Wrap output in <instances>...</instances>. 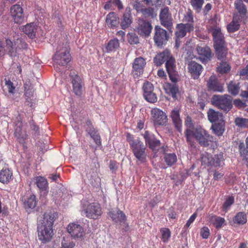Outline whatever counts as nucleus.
Returning a JSON list of instances; mask_svg holds the SVG:
<instances>
[{
    "label": "nucleus",
    "instance_id": "nucleus-1",
    "mask_svg": "<svg viewBox=\"0 0 248 248\" xmlns=\"http://www.w3.org/2000/svg\"><path fill=\"white\" fill-rule=\"evenodd\" d=\"M186 140L192 145L193 140L195 139L201 146H207L209 141H212V137L210 136L203 129H195L193 130L186 129Z\"/></svg>",
    "mask_w": 248,
    "mask_h": 248
},
{
    "label": "nucleus",
    "instance_id": "nucleus-2",
    "mask_svg": "<svg viewBox=\"0 0 248 248\" xmlns=\"http://www.w3.org/2000/svg\"><path fill=\"white\" fill-rule=\"evenodd\" d=\"M70 48L67 43L59 45L53 56L54 66L66 65L71 60Z\"/></svg>",
    "mask_w": 248,
    "mask_h": 248
},
{
    "label": "nucleus",
    "instance_id": "nucleus-3",
    "mask_svg": "<svg viewBox=\"0 0 248 248\" xmlns=\"http://www.w3.org/2000/svg\"><path fill=\"white\" fill-rule=\"evenodd\" d=\"M127 138L132 151L136 158L141 162H144L147 156L145 145L139 139L136 140L131 139V135L129 134H127Z\"/></svg>",
    "mask_w": 248,
    "mask_h": 248
},
{
    "label": "nucleus",
    "instance_id": "nucleus-4",
    "mask_svg": "<svg viewBox=\"0 0 248 248\" xmlns=\"http://www.w3.org/2000/svg\"><path fill=\"white\" fill-rule=\"evenodd\" d=\"M81 213H84L88 218L96 219L101 216L102 210L99 203L86 202L82 205Z\"/></svg>",
    "mask_w": 248,
    "mask_h": 248
},
{
    "label": "nucleus",
    "instance_id": "nucleus-5",
    "mask_svg": "<svg viewBox=\"0 0 248 248\" xmlns=\"http://www.w3.org/2000/svg\"><path fill=\"white\" fill-rule=\"evenodd\" d=\"M224 160V157L221 153L215 155L214 156L205 153L202 154L201 156L202 165L204 167H220L222 166V163H223Z\"/></svg>",
    "mask_w": 248,
    "mask_h": 248
},
{
    "label": "nucleus",
    "instance_id": "nucleus-6",
    "mask_svg": "<svg viewBox=\"0 0 248 248\" xmlns=\"http://www.w3.org/2000/svg\"><path fill=\"white\" fill-rule=\"evenodd\" d=\"M232 97L227 94L223 95H215L212 97V102L214 106L218 108L225 111H228L232 107Z\"/></svg>",
    "mask_w": 248,
    "mask_h": 248
},
{
    "label": "nucleus",
    "instance_id": "nucleus-7",
    "mask_svg": "<svg viewBox=\"0 0 248 248\" xmlns=\"http://www.w3.org/2000/svg\"><path fill=\"white\" fill-rule=\"evenodd\" d=\"M38 237L40 241L46 243L51 240L54 235L52 228L38 224Z\"/></svg>",
    "mask_w": 248,
    "mask_h": 248
},
{
    "label": "nucleus",
    "instance_id": "nucleus-8",
    "mask_svg": "<svg viewBox=\"0 0 248 248\" xmlns=\"http://www.w3.org/2000/svg\"><path fill=\"white\" fill-rule=\"evenodd\" d=\"M151 113L155 124L163 125L167 123V116L161 109L154 108L151 110Z\"/></svg>",
    "mask_w": 248,
    "mask_h": 248
},
{
    "label": "nucleus",
    "instance_id": "nucleus-9",
    "mask_svg": "<svg viewBox=\"0 0 248 248\" xmlns=\"http://www.w3.org/2000/svg\"><path fill=\"white\" fill-rule=\"evenodd\" d=\"M155 30L154 41L157 46H161L167 42L169 36L166 31L159 26H156Z\"/></svg>",
    "mask_w": 248,
    "mask_h": 248
},
{
    "label": "nucleus",
    "instance_id": "nucleus-10",
    "mask_svg": "<svg viewBox=\"0 0 248 248\" xmlns=\"http://www.w3.org/2000/svg\"><path fill=\"white\" fill-rule=\"evenodd\" d=\"M159 19L162 26L169 30L171 29L172 25V17L168 7H165L161 10L159 14Z\"/></svg>",
    "mask_w": 248,
    "mask_h": 248
},
{
    "label": "nucleus",
    "instance_id": "nucleus-11",
    "mask_svg": "<svg viewBox=\"0 0 248 248\" xmlns=\"http://www.w3.org/2000/svg\"><path fill=\"white\" fill-rule=\"evenodd\" d=\"M67 230L71 237L75 239L80 238L84 235L83 228L78 224L75 223H70L67 226Z\"/></svg>",
    "mask_w": 248,
    "mask_h": 248
},
{
    "label": "nucleus",
    "instance_id": "nucleus-12",
    "mask_svg": "<svg viewBox=\"0 0 248 248\" xmlns=\"http://www.w3.org/2000/svg\"><path fill=\"white\" fill-rule=\"evenodd\" d=\"M10 13L15 23H22L24 20V16L23 9L19 4L12 6L10 9Z\"/></svg>",
    "mask_w": 248,
    "mask_h": 248
},
{
    "label": "nucleus",
    "instance_id": "nucleus-13",
    "mask_svg": "<svg viewBox=\"0 0 248 248\" xmlns=\"http://www.w3.org/2000/svg\"><path fill=\"white\" fill-rule=\"evenodd\" d=\"M188 72L194 79H198L203 70L202 65L195 61H191L188 64Z\"/></svg>",
    "mask_w": 248,
    "mask_h": 248
},
{
    "label": "nucleus",
    "instance_id": "nucleus-14",
    "mask_svg": "<svg viewBox=\"0 0 248 248\" xmlns=\"http://www.w3.org/2000/svg\"><path fill=\"white\" fill-rule=\"evenodd\" d=\"M56 217L57 215L54 212H46L44 214L42 219L39 220L38 224L44 225L45 226H49V227L52 228Z\"/></svg>",
    "mask_w": 248,
    "mask_h": 248
},
{
    "label": "nucleus",
    "instance_id": "nucleus-15",
    "mask_svg": "<svg viewBox=\"0 0 248 248\" xmlns=\"http://www.w3.org/2000/svg\"><path fill=\"white\" fill-rule=\"evenodd\" d=\"M6 53L11 58L15 57L18 54L17 47L16 41H12L9 38L5 40Z\"/></svg>",
    "mask_w": 248,
    "mask_h": 248
},
{
    "label": "nucleus",
    "instance_id": "nucleus-16",
    "mask_svg": "<svg viewBox=\"0 0 248 248\" xmlns=\"http://www.w3.org/2000/svg\"><path fill=\"white\" fill-rule=\"evenodd\" d=\"M209 31L212 32L214 39V45L221 44L225 43L224 37L221 31V28L219 26L215 27H211L209 29Z\"/></svg>",
    "mask_w": 248,
    "mask_h": 248
},
{
    "label": "nucleus",
    "instance_id": "nucleus-17",
    "mask_svg": "<svg viewBox=\"0 0 248 248\" xmlns=\"http://www.w3.org/2000/svg\"><path fill=\"white\" fill-rule=\"evenodd\" d=\"M146 144L153 150H157L160 146V142L156 140L153 135L150 134L148 131H145L143 134Z\"/></svg>",
    "mask_w": 248,
    "mask_h": 248
},
{
    "label": "nucleus",
    "instance_id": "nucleus-18",
    "mask_svg": "<svg viewBox=\"0 0 248 248\" xmlns=\"http://www.w3.org/2000/svg\"><path fill=\"white\" fill-rule=\"evenodd\" d=\"M196 51L199 55V59L202 62L209 61L212 57L211 50L208 46H197Z\"/></svg>",
    "mask_w": 248,
    "mask_h": 248
},
{
    "label": "nucleus",
    "instance_id": "nucleus-19",
    "mask_svg": "<svg viewBox=\"0 0 248 248\" xmlns=\"http://www.w3.org/2000/svg\"><path fill=\"white\" fill-rule=\"evenodd\" d=\"M170 117L175 128L179 132L182 131V120L180 116L179 110L176 108L173 109L170 113Z\"/></svg>",
    "mask_w": 248,
    "mask_h": 248
},
{
    "label": "nucleus",
    "instance_id": "nucleus-20",
    "mask_svg": "<svg viewBox=\"0 0 248 248\" xmlns=\"http://www.w3.org/2000/svg\"><path fill=\"white\" fill-rule=\"evenodd\" d=\"M207 87L209 90L214 92H222L223 87L217 80L216 76H211L207 83Z\"/></svg>",
    "mask_w": 248,
    "mask_h": 248
},
{
    "label": "nucleus",
    "instance_id": "nucleus-21",
    "mask_svg": "<svg viewBox=\"0 0 248 248\" xmlns=\"http://www.w3.org/2000/svg\"><path fill=\"white\" fill-rule=\"evenodd\" d=\"M152 27L151 23L145 20L140 21L138 27V32L141 35L148 36L151 32Z\"/></svg>",
    "mask_w": 248,
    "mask_h": 248
},
{
    "label": "nucleus",
    "instance_id": "nucleus-22",
    "mask_svg": "<svg viewBox=\"0 0 248 248\" xmlns=\"http://www.w3.org/2000/svg\"><path fill=\"white\" fill-rule=\"evenodd\" d=\"M194 29L193 25L190 24H183L181 23L177 26V31L175 32L176 38H183L186 33V32H190Z\"/></svg>",
    "mask_w": 248,
    "mask_h": 248
},
{
    "label": "nucleus",
    "instance_id": "nucleus-23",
    "mask_svg": "<svg viewBox=\"0 0 248 248\" xmlns=\"http://www.w3.org/2000/svg\"><path fill=\"white\" fill-rule=\"evenodd\" d=\"M73 84V90L75 94L78 96L81 95L82 93V84L80 78L75 75L72 79Z\"/></svg>",
    "mask_w": 248,
    "mask_h": 248
},
{
    "label": "nucleus",
    "instance_id": "nucleus-24",
    "mask_svg": "<svg viewBox=\"0 0 248 248\" xmlns=\"http://www.w3.org/2000/svg\"><path fill=\"white\" fill-rule=\"evenodd\" d=\"M242 17L237 14H234L232 20L227 26V29L230 32H233L239 30L240 23L241 21Z\"/></svg>",
    "mask_w": 248,
    "mask_h": 248
},
{
    "label": "nucleus",
    "instance_id": "nucleus-25",
    "mask_svg": "<svg viewBox=\"0 0 248 248\" xmlns=\"http://www.w3.org/2000/svg\"><path fill=\"white\" fill-rule=\"evenodd\" d=\"M145 64V61L142 57H139L135 59L133 63V68L137 76L142 73L143 69Z\"/></svg>",
    "mask_w": 248,
    "mask_h": 248
},
{
    "label": "nucleus",
    "instance_id": "nucleus-26",
    "mask_svg": "<svg viewBox=\"0 0 248 248\" xmlns=\"http://www.w3.org/2000/svg\"><path fill=\"white\" fill-rule=\"evenodd\" d=\"M109 215L112 220L116 223H122L125 220V216L124 213L118 209L110 211L109 212Z\"/></svg>",
    "mask_w": 248,
    "mask_h": 248
},
{
    "label": "nucleus",
    "instance_id": "nucleus-27",
    "mask_svg": "<svg viewBox=\"0 0 248 248\" xmlns=\"http://www.w3.org/2000/svg\"><path fill=\"white\" fill-rule=\"evenodd\" d=\"M216 51V55L218 60H223L228 53V49L225 46V43L214 45Z\"/></svg>",
    "mask_w": 248,
    "mask_h": 248
},
{
    "label": "nucleus",
    "instance_id": "nucleus-28",
    "mask_svg": "<svg viewBox=\"0 0 248 248\" xmlns=\"http://www.w3.org/2000/svg\"><path fill=\"white\" fill-rule=\"evenodd\" d=\"M207 116L209 121L212 123L223 122L222 114L213 109L210 108L208 110Z\"/></svg>",
    "mask_w": 248,
    "mask_h": 248
},
{
    "label": "nucleus",
    "instance_id": "nucleus-29",
    "mask_svg": "<svg viewBox=\"0 0 248 248\" xmlns=\"http://www.w3.org/2000/svg\"><path fill=\"white\" fill-rule=\"evenodd\" d=\"M36 184L41 193L46 195L48 192V183L46 179L43 177L38 176L35 179Z\"/></svg>",
    "mask_w": 248,
    "mask_h": 248
},
{
    "label": "nucleus",
    "instance_id": "nucleus-30",
    "mask_svg": "<svg viewBox=\"0 0 248 248\" xmlns=\"http://www.w3.org/2000/svg\"><path fill=\"white\" fill-rule=\"evenodd\" d=\"M170 53L168 50H165L162 53L158 54L154 59V62L156 65H160L169 58Z\"/></svg>",
    "mask_w": 248,
    "mask_h": 248
},
{
    "label": "nucleus",
    "instance_id": "nucleus-31",
    "mask_svg": "<svg viewBox=\"0 0 248 248\" xmlns=\"http://www.w3.org/2000/svg\"><path fill=\"white\" fill-rule=\"evenodd\" d=\"M12 171L9 169H3L0 171V182L7 184L12 179Z\"/></svg>",
    "mask_w": 248,
    "mask_h": 248
},
{
    "label": "nucleus",
    "instance_id": "nucleus-32",
    "mask_svg": "<svg viewBox=\"0 0 248 248\" xmlns=\"http://www.w3.org/2000/svg\"><path fill=\"white\" fill-rule=\"evenodd\" d=\"M106 21L109 27L113 28L119 25V18L115 13L111 12L107 16Z\"/></svg>",
    "mask_w": 248,
    "mask_h": 248
},
{
    "label": "nucleus",
    "instance_id": "nucleus-33",
    "mask_svg": "<svg viewBox=\"0 0 248 248\" xmlns=\"http://www.w3.org/2000/svg\"><path fill=\"white\" fill-rule=\"evenodd\" d=\"M15 135L19 139H26L27 135L25 131L22 128V122L18 120L15 127Z\"/></svg>",
    "mask_w": 248,
    "mask_h": 248
},
{
    "label": "nucleus",
    "instance_id": "nucleus-34",
    "mask_svg": "<svg viewBox=\"0 0 248 248\" xmlns=\"http://www.w3.org/2000/svg\"><path fill=\"white\" fill-rule=\"evenodd\" d=\"M132 23V17L130 14V9L127 8L125 10V12L124 14L122 19L121 26L123 29L128 28Z\"/></svg>",
    "mask_w": 248,
    "mask_h": 248
},
{
    "label": "nucleus",
    "instance_id": "nucleus-35",
    "mask_svg": "<svg viewBox=\"0 0 248 248\" xmlns=\"http://www.w3.org/2000/svg\"><path fill=\"white\" fill-rule=\"evenodd\" d=\"M36 29V26L34 24L30 23L25 26L22 30L28 36L32 38L35 37Z\"/></svg>",
    "mask_w": 248,
    "mask_h": 248
},
{
    "label": "nucleus",
    "instance_id": "nucleus-36",
    "mask_svg": "<svg viewBox=\"0 0 248 248\" xmlns=\"http://www.w3.org/2000/svg\"><path fill=\"white\" fill-rule=\"evenodd\" d=\"M212 129L214 133L218 136L222 135L224 131V122H220L215 123L212 126Z\"/></svg>",
    "mask_w": 248,
    "mask_h": 248
},
{
    "label": "nucleus",
    "instance_id": "nucleus-37",
    "mask_svg": "<svg viewBox=\"0 0 248 248\" xmlns=\"http://www.w3.org/2000/svg\"><path fill=\"white\" fill-rule=\"evenodd\" d=\"M228 92L232 95H237L240 90L239 83L234 81H231L228 85Z\"/></svg>",
    "mask_w": 248,
    "mask_h": 248
},
{
    "label": "nucleus",
    "instance_id": "nucleus-38",
    "mask_svg": "<svg viewBox=\"0 0 248 248\" xmlns=\"http://www.w3.org/2000/svg\"><path fill=\"white\" fill-rule=\"evenodd\" d=\"M86 131L91 136V137L93 139L95 143L98 146L100 145L101 144L100 137L95 130L94 128H87L86 129Z\"/></svg>",
    "mask_w": 248,
    "mask_h": 248
},
{
    "label": "nucleus",
    "instance_id": "nucleus-39",
    "mask_svg": "<svg viewBox=\"0 0 248 248\" xmlns=\"http://www.w3.org/2000/svg\"><path fill=\"white\" fill-rule=\"evenodd\" d=\"M164 88L167 93L171 95L173 98L176 97V95L178 92V87L176 85L168 83L164 86Z\"/></svg>",
    "mask_w": 248,
    "mask_h": 248
},
{
    "label": "nucleus",
    "instance_id": "nucleus-40",
    "mask_svg": "<svg viewBox=\"0 0 248 248\" xmlns=\"http://www.w3.org/2000/svg\"><path fill=\"white\" fill-rule=\"evenodd\" d=\"M119 47V42L117 39H113L110 40L106 46L107 52L115 51Z\"/></svg>",
    "mask_w": 248,
    "mask_h": 248
},
{
    "label": "nucleus",
    "instance_id": "nucleus-41",
    "mask_svg": "<svg viewBox=\"0 0 248 248\" xmlns=\"http://www.w3.org/2000/svg\"><path fill=\"white\" fill-rule=\"evenodd\" d=\"M210 221L217 228H221L225 222V219L220 217L212 216L210 218Z\"/></svg>",
    "mask_w": 248,
    "mask_h": 248
},
{
    "label": "nucleus",
    "instance_id": "nucleus-42",
    "mask_svg": "<svg viewBox=\"0 0 248 248\" xmlns=\"http://www.w3.org/2000/svg\"><path fill=\"white\" fill-rule=\"evenodd\" d=\"M233 221L239 224H244L247 221V217L243 212H239L235 216Z\"/></svg>",
    "mask_w": 248,
    "mask_h": 248
},
{
    "label": "nucleus",
    "instance_id": "nucleus-43",
    "mask_svg": "<svg viewBox=\"0 0 248 248\" xmlns=\"http://www.w3.org/2000/svg\"><path fill=\"white\" fill-rule=\"evenodd\" d=\"M189 3L193 9L197 13H200L204 3L203 0H190Z\"/></svg>",
    "mask_w": 248,
    "mask_h": 248
},
{
    "label": "nucleus",
    "instance_id": "nucleus-44",
    "mask_svg": "<svg viewBox=\"0 0 248 248\" xmlns=\"http://www.w3.org/2000/svg\"><path fill=\"white\" fill-rule=\"evenodd\" d=\"M235 7L240 15L245 16L247 9L242 0H236L234 2Z\"/></svg>",
    "mask_w": 248,
    "mask_h": 248
},
{
    "label": "nucleus",
    "instance_id": "nucleus-45",
    "mask_svg": "<svg viewBox=\"0 0 248 248\" xmlns=\"http://www.w3.org/2000/svg\"><path fill=\"white\" fill-rule=\"evenodd\" d=\"M234 123L239 127L248 128V119L236 117L234 120Z\"/></svg>",
    "mask_w": 248,
    "mask_h": 248
},
{
    "label": "nucleus",
    "instance_id": "nucleus-46",
    "mask_svg": "<svg viewBox=\"0 0 248 248\" xmlns=\"http://www.w3.org/2000/svg\"><path fill=\"white\" fill-rule=\"evenodd\" d=\"M184 23L183 24H190L193 25L194 22L192 12L190 10H188L185 14L184 18L182 20Z\"/></svg>",
    "mask_w": 248,
    "mask_h": 248
},
{
    "label": "nucleus",
    "instance_id": "nucleus-47",
    "mask_svg": "<svg viewBox=\"0 0 248 248\" xmlns=\"http://www.w3.org/2000/svg\"><path fill=\"white\" fill-rule=\"evenodd\" d=\"M165 161L168 166H171L177 161L176 155L174 154H168L164 157Z\"/></svg>",
    "mask_w": 248,
    "mask_h": 248
},
{
    "label": "nucleus",
    "instance_id": "nucleus-48",
    "mask_svg": "<svg viewBox=\"0 0 248 248\" xmlns=\"http://www.w3.org/2000/svg\"><path fill=\"white\" fill-rule=\"evenodd\" d=\"M161 239L163 242H167L170 237V231L168 228H163L160 229Z\"/></svg>",
    "mask_w": 248,
    "mask_h": 248
},
{
    "label": "nucleus",
    "instance_id": "nucleus-49",
    "mask_svg": "<svg viewBox=\"0 0 248 248\" xmlns=\"http://www.w3.org/2000/svg\"><path fill=\"white\" fill-rule=\"evenodd\" d=\"M166 67L167 72L175 70V60L171 54L170 55V58L166 61Z\"/></svg>",
    "mask_w": 248,
    "mask_h": 248
},
{
    "label": "nucleus",
    "instance_id": "nucleus-50",
    "mask_svg": "<svg viewBox=\"0 0 248 248\" xmlns=\"http://www.w3.org/2000/svg\"><path fill=\"white\" fill-rule=\"evenodd\" d=\"M230 66L226 62H221L217 67V71L221 74L226 73L230 71Z\"/></svg>",
    "mask_w": 248,
    "mask_h": 248
},
{
    "label": "nucleus",
    "instance_id": "nucleus-51",
    "mask_svg": "<svg viewBox=\"0 0 248 248\" xmlns=\"http://www.w3.org/2000/svg\"><path fill=\"white\" fill-rule=\"evenodd\" d=\"M91 183L94 187H99L101 185V179L96 172H93L91 178Z\"/></svg>",
    "mask_w": 248,
    "mask_h": 248
},
{
    "label": "nucleus",
    "instance_id": "nucleus-52",
    "mask_svg": "<svg viewBox=\"0 0 248 248\" xmlns=\"http://www.w3.org/2000/svg\"><path fill=\"white\" fill-rule=\"evenodd\" d=\"M36 205V201L35 196L33 195H31L30 197L28 199L26 203H25V206L26 207L30 208H33Z\"/></svg>",
    "mask_w": 248,
    "mask_h": 248
},
{
    "label": "nucleus",
    "instance_id": "nucleus-53",
    "mask_svg": "<svg viewBox=\"0 0 248 248\" xmlns=\"http://www.w3.org/2000/svg\"><path fill=\"white\" fill-rule=\"evenodd\" d=\"M143 96L147 94L153 93L154 86L152 83L149 82L145 83L143 86Z\"/></svg>",
    "mask_w": 248,
    "mask_h": 248
},
{
    "label": "nucleus",
    "instance_id": "nucleus-54",
    "mask_svg": "<svg viewBox=\"0 0 248 248\" xmlns=\"http://www.w3.org/2000/svg\"><path fill=\"white\" fill-rule=\"evenodd\" d=\"M140 13L145 17H153L155 16L154 10L153 8H151V7L142 8L140 11Z\"/></svg>",
    "mask_w": 248,
    "mask_h": 248
},
{
    "label": "nucleus",
    "instance_id": "nucleus-55",
    "mask_svg": "<svg viewBox=\"0 0 248 248\" xmlns=\"http://www.w3.org/2000/svg\"><path fill=\"white\" fill-rule=\"evenodd\" d=\"M33 93L34 90L32 89H28L25 91V95L26 100L29 104L31 103L32 100H33Z\"/></svg>",
    "mask_w": 248,
    "mask_h": 248
},
{
    "label": "nucleus",
    "instance_id": "nucleus-56",
    "mask_svg": "<svg viewBox=\"0 0 248 248\" xmlns=\"http://www.w3.org/2000/svg\"><path fill=\"white\" fill-rule=\"evenodd\" d=\"M128 41L130 44H136L139 43V38L135 33L127 34Z\"/></svg>",
    "mask_w": 248,
    "mask_h": 248
},
{
    "label": "nucleus",
    "instance_id": "nucleus-57",
    "mask_svg": "<svg viewBox=\"0 0 248 248\" xmlns=\"http://www.w3.org/2000/svg\"><path fill=\"white\" fill-rule=\"evenodd\" d=\"M168 73L169 74L170 78L172 82L176 83L178 81L179 75L175 70H172L171 71H168Z\"/></svg>",
    "mask_w": 248,
    "mask_h": 248
},
{
    "label": "nucleus",
    "instance_id": "nucleus-58",
    "mask_svg": "<svg viewBox=\"0 0 248 248\" xmlns=\"http://www.w3.org/2000/svg\"><path fill=\"white\" fill-rule=\"evenodd\" d=\"M16 44L18 52L20 50L26 49L28 47V45L26 42L20 39H17L16 41Z\"/></svg>",
    "mask_w": 248,
    "mask_h": 248
},
{
    "label": "nucleus",
    "instance_id": "nucleus-59",
    "mask_svg": "<svg viewBox=\"0 0 248 248\" xmlns=\"http://www.w3.org/2000/svg\"><path fill=\"white\" fill-rule=\"evenodd\" d=\"M144 97L145 99L149 102L155 103L157 101V97L154 92L144 95Z\"/></svg>",
    "mask_w": 248,
    "mask_h": 248
},
{
    "label": "nucleus",
    "instance_id": "nucleus-60",
    "mask_svg": "<svg viewBox=\"0 0 248 248\" xmlns=\"http://www.w3.org/2000/svg\"><path fill=\"white\" fill-rule=\"evenodd\" d=\"M234 202V198L232 197H230L226 199V201L223 205V209L226 211L232 205Z\"/></svg>",
    "mask_w": 248,
    "mask_h": 248
},
{
    "label": "nucleus",
    "instance_id": "nucleus-61",
    "mask_svg": "<svg viewBox=\"0 0 248 248\" xmlns=\"http://www.w3.org/2000/svg\"><path fill=\"white\" fill-rule=\"evenodd\" d=\"M200 234L202 238L207 239L210 234L209 229L207 227H204L201 229Z\"/></svg>",
    "mask_w": 248,
    "mask_h": 248
},
{
    "label": "nucleus",
    "instance_id": "nucleus-62",
    "mask_svg": "<svg viewBox=\"0 0 248 248\" xmlns=\"http://www.w3.org/2000/svg\"><path fill=\"white\" fill-rule=\"evenodd\" d=\"M5 85L8 89L9 93H13L15 92V87L10 80H5Z\"/></svg>",
    "mask_w": 248,
    "mask_h": 248
},
{
    "label": "nucleus",
    "instance_id": "nucleus-63",
    "mask_svg": "<svg viewBox=\"0 0 248 248\" xmlns=\"http://www.w3.org/2000/svg\"><path fill=\"white\" fill-rule=\"evenodd\" d=\"M185 125L187 127V129H192L193 126V124L192 121V119L189 116H187L185 120Z\"/></svg>",
    "mask_w": 248,
    "mask_h": 248
},
{
    "label": "nucleus",
    "instance_id": "nucleus-64",
    "mask_svg": "<svg viewBox=\"0 0 248 248\" xmlns=\"http://www.w3.org/2000/svg\"><path fill=\"white\" fill-rule=\"evenodd\" d=\"M239 75L241 77H244L246 79H248V64L240 71Z\"/></svg>",
    "mask_w": 248,
    "mask_h": 248
}]
</instances>
